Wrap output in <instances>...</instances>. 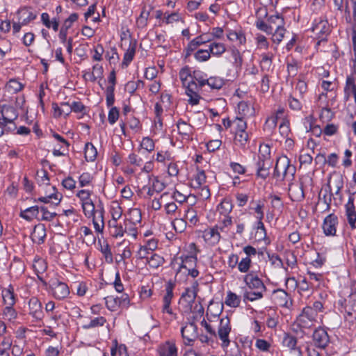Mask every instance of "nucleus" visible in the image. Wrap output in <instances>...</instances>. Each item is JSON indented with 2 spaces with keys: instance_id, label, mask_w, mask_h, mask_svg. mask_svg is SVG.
Returning <instances> with one entry per match:
<instances>
[{
  "instance_id": "1",
  "label": "nucleus",
  "mask_w": 356,
  "mask_h": 356,
  "mask_svg": "<svg viewBox=\"0 0 356 356\" xmlns=\"http://www.w3.org/2000/svg\"><path fill=\"white\" fill-rule=\"evenodd\" d=\"M295 172L296 168L291 165V161L287 156H283L277 159L273 173L275 177H279L281 175L285 177L288 174L293 176Z\"/></svg>"
},
{
  "instance_id": "2",
  "label": "nucleus",
  "mask_w": 356,
  "mask_h": 356,
  "mask_svg": "<svg viewBox=\"0 0 356 356\" xmlns=\"http://www.w3.org/2000/svg\"><path fill=\"white\" fill-rule=\"evenodd\" d=\"M316 316L314 309L310 307H307L297 318L296 323L300 328H309L313 325Z\"/></svg>"
},
{
  "instance_id": "3",
  "label": "nucleus",
  "mask_w": 356,
  "mask_h": 356,
  "mask_svg": "<svg viewBox=\"0 0 356 356\" xmlns=\"http://www.w3.org/2000/svg\"><path fill=\"white\" fill-rule=\"evenodd\" d=\"M231 332L230 320L227 316L222 318L218 330V336L222 341V346L227 347L229 345V334Z\"/></svg>"
},
{
  "instance_id": "4",
  "label": "nucleus",
  "mask_w": 356,
  "mask_h": 356,
  "mask_svg": "<svg viewBox=\"0 0 356 356\" xmlns=\"http://www.w3.org/2000/svg\"><path fill=\"white\" fill-rule=\"evenodd\" d=\"M181 333L183 339L186 341L185 344L191 346L198 338L197 326L194 322L187 323L181 327Z\"/></svg>"
},
{
  "instance_id": "5",
  "label": "nucleus",
  "mask_w": 356,
  "mask_h": 356,
  "mask_svg": "<svg viewBox=\"0 0 356 356\" xmlns=\"http://www.w3.org/2000/svg\"><path fill=\"white\" fill-rule=\"evenodd\" d=\"M312 31L317 35L319 40L316 44L319 45L321 41L326 40V38L330 32V28L327 21L319 19L313 25Z\"/></svg>"
},
{
  "instance_id": "6",
  "label": "nucleus",
  "mask_w": 356,
  "mask_h": 356,
  "mask_svg": "<svg viewBox=\"0 0 356 356\" xmlns=\"http://www.w3.org/2000/svg\"><path fill=\"white\" fill-rule=\"evenodd\" d=\"M273 161L270 159L264 157H258L256 162L257 176L263 179H266L270 174V168L272 166Z\"/></svg>"
},
{
  "instance_id": "7",
  "label": "nucleus",
  "mask_w": 356,
  "mask_h": 356,
  "mask_svg": "<svg viewBox=\"0 0 356 356\" xmlns=\"http://www.w3.org/2000/svg\"><path fill=\"white\" fill-rule=\"evenodd\" d=\"M338 225V217L334 213L326 216L323 220V233L329 236H335L337 232V226Z\"/></svg>"
},
{
  "instance_id": "8",
  "label": "nucleus",
  "mask_w": 356,
  "mask_h": 356,
  "mask_svg": "<svg viewBox=\"0 0 356 356\" xmlns=\"http://www.w3.org/2000/svg\"><path fill=\"white\" fill-rule=\"evenodd\" d=\"M312 338L314 346L321 349L325 348L330 342V337L327 332L321 327L315 330Z\"/></svg>"
},
{
  "instance_id": "9",
  "label": "nucleus",
  "mask_w": 356,
  "mask_h": 356,
  "mask_svg": "<svg viewBox=\"0 0 356 356\" xmlns=\"http://www.w3.org/2000/svg\"><path fill=\"white\" fill-rule=\"evenodd\" d=\"M244 282L247 286L251 289H256L264 292L266 289L263 282L258 277L257 275L252 273L247 274L244 277Z\"/></svg>"
},
{
  "instance_id": "10",
  "label": "nucleus",
  "mask_w": 356,
  "mask_h": 356,
  "mask_svg": "<svg viewBox=\"0 0 356 356\" xmlns=\"http://www.w3.org/2000/svg\"><path fill=\"white\" fill-rule=\"evenodd\" d=\"M54 296L58 300H62L68 296L70 290L67 285L58 280L51 284Z\"/></svg>"
},
{
  "instance_id": "11",
  "label": "nucleus",
  "mask_w": 356,
  "mask_h": 356,
  "mask_svg": "<svg viewBox=\"0 0 356 356\" xmlns=\"http://www.w3.org/2000/svg\"><path fill=\"white\" fill-rule=\"evenodd\" d=\"M289 193L293 201L300 202L305 198V193L302 184H291L289 185Z\"/></svg>"
},
{
  "instance_id": "12",
  "label": "nucleus",
  "mask_w": 356,
  "mask_h": 356,
  "mask_svg": "<svg viewBox=\"0 0 356 356\" xmlns=\"http://www.w3.org/2000/svg\"><path fill=\"white\" fill-rule=\"evenodd\" d=\"M1 113L4 120H6L10 124L13 123L18 118V113L16 109L8 105H3L1 106Z\"/></svg>"
},
{
  "instance_id": "13",
  "label": "nucleus",
  "mask_w": 356,
  "mask_h": 356,
  "mask_svg": "<svg viewBox=\"0 0 356 356\" xmlns=\"http://www.w3.org/2000/svg\"><path fill=\"white\" fill-rule=\"evenodd\" d=\"M46 237V229L44 225L39 224L34 227L31 233V238L33 243L42 244L44 241Z\"/></svg>"
},
{
  "instance_id": "14",
  "label": "nucleus",
  "mask_w": 356,
  "mask_h": 356,
  "mask_svg": "<svg viewBox=\"0 0 356 356\" xmlns=\"http://www.w3.org/2000/svg\"><path fill=\"white\" fill-rule=\"evenodd\" d=\"M52 189L54 191L53 193L45 197H40L38 200L35 199L34 202H41L45 204L51 203V205L57 206L60 203L63 196L56 191V188L55 186H53Z\"/></svg>"
},
{
  "instance_id": "15",
  "label": "nucleus",
  "mask_w": 356,
  "mask_h": 356,
  "mask_svg": "<svg viewBox=\"0 0 356 356\" xmlns=\"http://www.w3.org/2000/svg\"><path fill=\"white\" fill-rule=\"evenodd\" d=\"M159 356H177V349L175 344L166 341L161 345L158 349Z\"/></svg>"
},
{
  "instance_id": "16",
  "label": "nucleus",
  "mask_w": 356,
  "mask_h": 356,
  "mask_svg": "<svg viewBox=\"0 0 356 356\" xmlns=\"http://www.w3.org/2000/svg\"><path fill=\"white\" fill-rule=\"evenodd\" d=\"M239 117L247 118L254 115V108L246 102L241 101L238 104Z\"/></svg>"
},
{
  "instance_id": "17",
  "label": "nucleus",
  "mask_w": 356,
  "mask_h": 356,
  "mask_svg": "<svg viewBox=\"0 0 356 356\" xmlns=\"http://www.w3.org/2000/svg\"><path fill=\"white\" fill-rule=\"evenodd\" d=\"M40 208L39 206H33L21 211L19 216L28 221L32 220L33 218H39Z\"/></svg>"
},
{
  "instance_id": "18",
  "label": "nucleus",
  "mask_w": 356,
  "mask_h": 356,
  "mask_svg": "<svg viewBox=\"0 0 356 356\" xmlns=\"http://www.w3.org/2000/svg\"><path fill=\"white\" fill-rule=\"evenodd\" d=\"M344 311L348 316H351L353 312H356V293L351 294L344 300Z\"/></svg>"
},
{
  "instance_id": "19",
  "label": "nucleus",
  "mask_w": 356,
  "mask_h": 356,
  "mask_svg": "<svg viewBox=\"0 0 356 356\" xmlns=\"http://www.w3.org/2000/svg\"><path fill=\"white\" fill-rule=\"evenodd\" d=\"M218 226L206 229L204 232V237L207 241H211L213 243H218L220 241V235L218 232Z\"/></svg>"
},
{
  "instance_id": "20",
  "label": "nucleus",
  "mask_w": 356,
  "mask_h": 356,
  "mask_svg": "<svg viewBox=\"0 0 356 356\" xmlns=\"http://www.w3.org/2000/svg\"><path fill=\"white\" fill-rule=\"evenodd\" d=\"M136 41H130L129 47L124 55L122 65L127 66L133 60L136 53Z\"/></svg>"
},
{
  "instance_id": "21",
  "label": "nucleus",
  "mask_w": 356,
  "mask_h": 356,
  "mask_svg": "<svg viewBox=\"0 0 356 356\" xmlns=\"http://www.w3.org/2000/svg\"><path fill=\"white\" fill-rule=\"evenodd\" d=\"M273 55L271 53L263 54L261 55V60L260 67L263 72H269L272 67Z\"/></svg>"
},
{
  "instance_id": "22",
  "label": "nucleus",
  "mask_w": 356,
  "mask_h": 356,
  "mask_svg": "<svg viewBox=\"0 0 356 356\" xmlns=\"http://www.w3.org/2000/svg\"><path fill=\"white\" fill-rule=\"evenodd\" d=\"M85 159L87 161H93L95 160L97 151L91 143H87L84 148Z\"/></svg>"
},
{
  "instance_id": "23",
  "label": "nucleus",
  "mask_w": 356,
  "mask_h": 356,
  "mask_svg": "<svg viewBox=\"0 0 356 356\" xmlns=\"http://www.w3.org/2000/svg\"><path fill=\"white\" fill-rule=\"evenodd\" d=\"M209 50L213 56H220L226 51V48L222 43L212 42L209 46Z\"/></svg>"
},
{
  "instance_id": "24",
  "label": "nucleus",
  "mask_w": 356,
  "mask_h": 356,
  "mask_svg": "<svg viewBox=\"0 0 356 356\" xmlns=\"http://www.w3.org/2000/svg\"><path fill=\"white\" fill-rule=\"evenodd\" d=\"M197 173L195 177V182L193 184V187L195 188H200L206 182V175L203 170H200L197 168Z\"/></svg>"
},
{
  "instance_id": "25",
  "label": "nucleus",
  "mask_w": 356,
  "mask_h": 356,
  "mask_svg": "<svg viewBox=\"0 0 356 356\" xmlns=\"http://www.w3.org/2000/svg\"><path fill=\"white\" fill-rule=\"evenodd\" d=\"M178 131L180 134L189 136L193 131V127L184 121L180 120L177 124Z\"/></svg>"
},
{
  "instance_id": "26",
  "label": "nucleus",
  "mask_w": 356,
  "mask_h": 356,
  "mask_svg": "<svg viewBox=\"0 0 356 356\" xmlns=\"http://www.w3.org/2000/svg\"><path fill=\"white\" fill-rule=\"evenodd\" d=\"M106 322V319L103 316H99L92 319L88 323L83 325V328L88 330L94 327H102Z\"/></svg>"
},
{
  "instance_id": "27",
  "label": "nucleus",
  "mask_w": 356,
  "mask_h": 356,
  "mask_svg": "<svg viewBox=\"0 0 356 356\" xmlns=\"http://www.w3.org/2000/svg\"><path fill=\"white\" fill-rule=\"evenodd\" d=\"M129 218L126 220L131 223H138L140 222L142 216L140 209L137 208H133L129 211Z\"/></svg>"
},
{
  "instance_id": "28",
  "label": "nucleus",
  "mask_w": 356,
  "mask_h": 356,
  "mask_svg": "<svg viewBox=\"0 0 356 356\" xmlns=\"http://www.w3.org/2000/svg\"><path fill=\"white\" fill-rule=\"evenodd\" d=\"M82 207L85 215L88 218L95 217V205L91 200L83 202Z\"/></svg>"
},
{
  "instance_id": "29",
  "label": "nucleus",
  "mask_w": 356,
  "mask_h": 356,
  "mask_svg": "<svg viewBox=\"0 0 356 356\" xmlns=\"http://www.w3.org/2000/svg\"><path fill=\"white\" fill-rule=\"evenodd\" d=\"M241 302L240 298L234 293L231 291L227 293L225 300V304L229 307H236L239 305Z\"/></svg>"
},
{
  "instance_id": "30",
  "label": "nucleus",
  "mask_w": 356,
  "mask_h": 356,
  "mask_svg": "<svg viewBox=\"0 0 356 356\" xmlns=\"http://www.w3.org/2000/svg\"><path fill=\"white\" fill-rule=\"evenodd\" d=\"M232 204L228 200L224 199L218 206V211L222 216L228 215L232 210Z\"/></svg>"
},
{
  "instance_id": "31",
  "label": "nucleus",
  "mask_w": 356,
  "mask_h": 356,
  "mask_svg": "<svg viewBox=\"0 0 356 356\" xmlns=\"http://www.w3.org/2000/svg\"><path fill=\"white\" fill-rule=\"evenodd\" d=\"M147 263L150 267L157 268L163 265L164 259L159 254H153L149 259H147Z\"/></svg>"
},
{
  "instance_id": "32",
  "label": "nucleus",
  "mask_w": 356,
  "mask_h": 356,
  "mask_svg": "<svg viewBox=\"0 0 356 356\" xmlns=\"http://www.w3.org/2000/svg\"><path fill=\"white\" fill-rule=\"evenodd\" d=\"M104 300L106 306L108 310L115 311L118 307H120V303H119L118 298L107 296L104 298Z\"/></svg>"
},
{
  "instance_id": "33",
  "label": "nucleus",
  "mask_w": 356,
  "mask_h": 356,
  "mask_svg": "<svg viewBox=\"0 0 356 356\" xmlns=\"http://www.w3.org/2000/svg\"><path fill=\"white\" fill-rule=\"evenodd\" d=\"M39 208L42 214L41 217H39L38 220L51 221L57 216L56 212L49 211L47 207L42 206Z\"/></svg>"
},
{
  "instance_id": "34",
  "label": "nucleus",
  "mask_w": 356,
  "mask_h": 356,
  "mask_svg": "<svg viewBox=\"0 0 356 356\" xmlns=\"http://www.w3.org/2000/svg\"><path fill=\"white\" fill-rule=\"evenodd\" d=\"M285 33V29L281 24H277L275 32L273 33L272 40L273 42L279 44L283 39Z\"/></svg>"
},
{
  "instance_id": "35",
  "label": "nucleus",
  "mask_w": 356,
  "mask_h": 356,
  "mask_svg": "<svg viewBox=\"0 0 356 356\" xmlns=\"http://www.w3.org/2000/svg\"><path fill=\"white\" fill-rule=\"evenodd\" d=\"M207 83L212 89H220L224 85V81L220 77L214 76L207 79Z\"/></svg>"
},
{
  "instance_id": "36",
  "label": "nucleus",
  "mask_w": 356,
  "mask_h": 356,
  "mask_svg": "<svg viewBox=\"0 0 356 356\" xmlns=\"http://www.w3.org/2000/svg\"><path fill=\"white\" fill-rule=\"evenodd\" d=\"M227 37L231 41H238L240 44L245 42V35L241 33H237L234 31L229 30Z\"/></svg>"
},
{
  "instance_id": "37",
  "label": "nucleus",
  "mask_w": 356,
  "mask_h": 356,
  "mask_svg": "<svg viewBox=\"0 0 356 356\" xmlns=\"http://www.w3.org/2000/svg\"><path fill=\"white\" fill-rule=\"evenodd\" d=\"M255 25L258 29L264 31L268 34L273 33V31L274 30V27L272 24H266L260 18H259L256 21Z\"/></svg>"
},
{
  "instance_id": "38",
  "label": "nucleus",
  "mask_w": 356,
  "mask_h": 356,
  "mask_svg": "<svg viewBox=\"0 0 356 356\" xmlns=\"http://www.w3.org/2000/svg\"><path fill=\"white\" fill-rule=\"evenodd\" d=\"M197 293L195 290L190 288L186 289L185 291L181 295V298L186 302L191 304L195 301Z\"/></svg>"
},
{
  "instance_id": "39",
  "label": "nucleus",
  "mask_w": 356,
  "mask_h": 356,
  "mask_svg": "<svg viewBox=\"0 0 356 356\" xmlns=\"http://www.w3.org/2000/svg\"><path fill=\"white\" fill-rule=\"evenodd\" d=\"M248 140V133L244 131H236L235 135V143L238 144L241 147H244L247 143Z\"/></svg>"
},
{
  "instance_id": "40",
  "label": "nucleus",
  "mask_w": 356,
  "mask_h": 356,
  "mask_svg": "<svg viewBox=\"0 0 356 356\" xmlns=\"http://www.w3.org/2000/svg\"><path fill=\"white\" fill-rule=\"evenodd\" d=\"M275 293L277 294V298L278 299L279 304L282 306L287 307L289 297L288 293L282 289H278Z\"/></svg>"
},
{
  "instance_id": "41",
  "label": "nucleus",
  "mask_w": 356,
  "mask_h": 356,
  "mask_svg": "<svg viewBox=\"0 0 356 356\" xmlns=\"http://www.w3.org/2000/svg\"><path fill=\"white\" fill-rule=\"evenodd\" d=\"M179 75L184 86H186V83L191 80V77H193L191 74V71L188 67L182 68L180 70Z\"/></svg>"
},
{
  "instance_id": "42",
  "label": "nucleus",
  "mask_w": 356,
  "mask_h": 356,
  "mask_svg": "<svg viewBox=\"0 0 356 356\" xmlns=\"http://www.w3.org/2000/svg\"><path fill=\"white\" fill-rule=\"evenodd\" d=\"M186 87V94H195L198 93L200 90V87L197 85V82L191 78L187 83Z\"/></svg>"
},
{
  "instance_id": "43",
  "label": "nucleus",
  "mask_w": 356,
  "mask_h": 356,
  "mask_svg": "<svg viewBox=\"0 0 356 356\" xmlns=\"http://www.w3.org/2000/svg\"><path fill=\"white\" fill-rule=\"evenodd\" d=\"M175 283L170 280L167 282L165 291L166 293L163 297V302H171V300L173 297V289L175 287Z\"/></svg>"
},
{
  "instance_id": "44",
  "label": "nucleus",
  "mask_w": 356,
  "mask_h": 356,
  "mask_svg": "<svg viewBox=\"0 0 356 356\" xmlns=\"http://www.w3.org/2000/svg\"><path fill=\"white\" fill-rule=\"evenodd\" d=\"M211 53L209 49H199L195 53V58L200 62H204L208 60L211 57Z\"/></svg>"
},
{
  "instance_id": "45",
  "label": "nucleus",
  "mask_w": 356,
  "mask_h": 356,
  "mask_svg": "<svg viewBox=\"0 0 356 356\" xmlns=\"http://www.w3.org/2000/svg\"><path fill=\"white\" fill-rule=\"evenodd\" d=\"M52 108L54 111V115L56 118L60 117L61 115H68L71 113V110L70 107H67V109L62 108V106H58L56 103L52 104Z\"/></svg>"
},
{
  "instance_id": "46",
  "label": "nucleus",
  "mask_w": 356,
  "mask_h": 356,
  "mask_svg": "<svg viewBox=\"0 0 356 356\" xmlns=\"http://www.w3.org/2000/svg\"><path fill=\"white\" fill-rule=\"evenodd\" d=\"M136 225L134 223H131L127 220H124V233H127L128 234L132 236L134 238H136L137 236V229L136 227Z\"/></svg>"
},
{
  "instance_id": "47",
  "label": "nucleus",
  "mask_w": 356,
  "mask_h": 356,
  "mask_svg": "<svg viewBox=\"0 0 356 356\" xmlns=\"http://www.w3.org/2000/svg\"><path fill=\"white\" fill-rule=\"evenodd\" d=\"M3 299L6 305L13 306L15 304V296L13 291L8 289L3 291Z\"/></svg>"
},
{
  "instance_id": "48",
  "label": "nucleus",
  "mask_w": 356,
  "mask_h": 356,
  "mask_svg": "<svg viewBox=\"0 0 356 356\" xmlns=\"http://www.w3.org/2000/svg\"><path fill=\"white\" fill-rule=\"evenodd\" d=\"M172 226L177 232H183L186 227V222L182 218H176L172 222Z\"/></svg>"
},
{
  "instance_id": "49",
  "label": "nucleus",
  "mask_w": 356,
  "mask_h": 356,
  "mask_svg": "<svg viewBox=\"0 0 356 356\" xmlns=\"http://www.w3.org/2000/svg\"><path fill=\"white\" fill-rule=\"evenodd\" d=\"M263 291H246L244 293V299L248 300L250 301H254L256 300L261 299L263 297Z\"/></svg>"
},
{
  "instance_id": "50",
  "label": "nucleus",
  "mask_w": 356,
  "mask_h": 356,
  "mask_svg": "<svg viewBox=\"0 0 356 356\" xmlns=\"http://www.w3.org/2000/svg\"><path fill=\"white\" fill-rule=\"evenodd\" d=\"M6 86L13 93L18 92L23 88V85L15 79H10Z\"/></svg>"
},
{
  "instance_id": "51",
  "label": "nucleus",
  "mask_w": 356,
  "mask_h": 356,
  "mask_svg": "<svg viewBox=\"0 0 356 356\" xmlns=\"http://www.w3.org/2000/svg\"><path fill=\"white\" fill-rule=\"evenodd\" d=\"M92 177L88 172H83L79 177V183L81 187H84L90 184Z\"/></svg>"
},
{
  "instance_id": "52",
  "label": "nucleus",
  "mask_w": 356,
  "mask_h": 356,
  "mask_svg": "<svg viewBox=\"0 0 356 356\" xmlns=\"http://www.w3.org/2000/svg\"><path fill=\"white\" fill-rule=\"evenodd\" d=\"M111 213L112 218H113V220H118L121 218L122 214V209L118 203L115 202L112 205Z\"/></svg>"
},
{
  "instance_id": "53",
  "label": "nucleus",
  "mask_w": 356,
  "mask_h": 356,
  "mask_svg": "<svg viewBox=\"0 0 356 356\" xmlns=\"http://www.w3.org/2000/svg\"><path fill=\"white\" fill-rule=\"evenodd\" d=\"M114 88L113 87H107L106 89V102L108 107L113 106L115 102Z\"/></svg>"
},
{
  "instance_id": "54",
  "label": "nucleus",
  "mask_w": 356,
  "mask_h": 356,
  "mask_svg": "<svg viewBox=\"0 0 356 356\" xmlns=\"http://www.w3.org/2000/svg\"><path fill=\"white\" fill-rule=\"evenodd\" d=\"M140 146L142 149H145L146 152H150L154 149V143L153 140L146 137L143 139Z\"/></svg>"
},
{
  "instance_id": "55",
  "label": "nucleus",
  "mask_w": 356,
  "mask_h": 356,
  "mask_svg": "<svg viewBox=\"0 0 356 356\" xmlns=\"http://www.w3.org/2000/svg\"><path fill=\"white\" fill-rule=\"evenodd\" d=\"M251 264V259L250 257H246L242 259V260L238 264V268L241 273H247L250 269Z\"/></svg>"
},
{
  "instance_id": "56",
  "label": "nucleus",
  "mask_w": 356,
  "mask_h": 356,
  "mask_svg": "<svg viewBox=\"0 0 356 356\" xmlns=\"http://www.w3.org/2000/svg\"><path fill=\"white\" fill-rule=\"evenodd\" d=\"M101 252L104 254V256L106 258V260L111 263L113 262V254L111 251L110 246L108 243H105L102 245H101Z\"/></svg>"
},
{
  "instance_id": "57",
  "label": "nucleus",
  "mask_w": 356,
  "mask_h": 356,
  "mask_svg": "<svg viewBox=\"0 0 356 356\" xmlns=\"http://www.w3.org/2000/svg\"><path fill=\"white\" fill-rule=\"evenodd\" d=\"M334 117V113L331 111L330 108L325 107L323 108L321 113L320 114V118L321 120L325 122H328L331 120Z\"/></svg>"
},
{
  "instance_id": "58",
  "label": "nucleus",
  "mask_w": 356,
  "mask_h": 356,
  "mask_svg": "<svg viewBox=\"0 0 356 356\" xmlns=\"http://www.w3.org/2000/svg\"><path fill=\"white\" fill-rule=\"evenodd\" d=\"M284 344L291 350H294L296 346L297 339L295 337L286 335L284 338Z\"/></svg>"
},
{
  "instance_id": "59",
  "label": "nucleus",
  "mask_w": 356,
  "mask_h": 356,
  "mask_svg": "<svg viewBox=\"0 0 356 356\" xmlns=\"http://www.w3.org/2000/svg\"><path fill=\"white\" fill-rule=\"evenodd\" d=\"M231 54L234 60V63L236 66H241L243 63V58L240 54V51L236 48H232L231 49Z\"/></svg>"
},
{
  "instance_id": "60",
  "label": "nucleus",
  "mask_w": 356,
  "mask_h": 356,
  "mask_svg": "<svg viewBox=\"0 0 356 356\" xmlns=\"http://www.w3.org/2000/svg\"><path fill=\"white\" fill-rule=\"evenodd\" d=\"M119 118V110L116 107H112L108 116V120L111 124H113Z\"/></svg>"
},
{
  "instance_id": "61",
  "label": "nucleus",
  "mask_w": 356,
  "mask_h": 356,
  "mask_svg": "<svg viewBox=\"0 0 356 356\" xmlns=\"http://www.w3.org/2000/svg\"><path fill=\"white\" fill-rule=\"evenodd\" d=\"M354 197L349 195L348 202L346 204V214L356 213L355 207L354 205Z\"/></svg>"
},
{
  "instance_id": "62",
  "label": "nucleus",
  "mask_w": 356,
  "mask_h": 356,
  "mask_svg": "<svg viewBox=\"0 0 356 356\" xmlns=\"http://www.w3.org/2000/svg\"><path fill=\"white\" fill-rule=\"evenodd\" d=\"M268 24H272L275 30L277 24H281V26H283L284 19L279 15H272L268 18Z\"/></svg>"
},
{
  "instance_id": "63",
  "label": "nucleus",
  "mask_w": 356,
  "mask_h": 356,
  "mask_svg": "<svg viewBox=\"0 0 356 356\" xmlns=\"http://www.w3.org/2000/svg\"><path fill=\"white\" fill-rule=\"evenodd\" d=\"M152 190L156 193L161 192L165 187L163 182L159 180L157 177H154L152 182Z\"/></svg>"
},
{
  "instance_id": "64",
  "label": "nucleus",
  "mask_w": 356,
  "mask_h": 356,
  "mask_svg": "<svg viewBox=\"0 0 356 356\" xmlns=\"http://www.w3.org/2000/svg\"><path fill=\"white\" fill-rule=\"evenodd\" d=\"M78 19V15L76 13L71 14L67 19H66L62 26L65 29L68 30Z\"/></svg>"
}]
</instances>
